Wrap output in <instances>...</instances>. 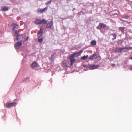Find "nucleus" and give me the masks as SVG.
<instances>
[{"instance_id": "obj_8", "label": "nucleus", "mask_w": 132, "mask_h": 132, "mask_svg": "<svg viewBox=\"0 0 132 132\" xmlns=\"http://www.w3.org/2000/svg\"><path fill=\"white\" fill-rule=\"evenodd\" d=\"M47 8L46 7H45L43 9L39 10L37 11V13L39 14L44 12L45 11L47 10Z\"/></svg>"}, {"instance_id": "obj_28", "label": "nucleus", "mask_w": 132, "mask_h": 132, "mask_svg": "<svg viewBox=\"0 0 132 132\" xmlns=\"http://www.w3.org/2000/svg\"><path fill=\"white\" fill-rule=\"evenodd\" d=\"M14 35L16 36H17L18 35V32H17V31H16L15 32V34H14Z\"/></svg>"}, {"instance_id": "obj_18", "label": "nucleus", "mask_w": 132, "mask_h": 132, "mask_svg": "<svg viewBox=\"0 0 132 132\" xmlns=\"http://www.w3.org/2000/svg\"><path fill=\"white\" fill-rule=\"evenodd\" d=\"M2 10L3 11H6L8 10V8L5 6H4L2 7Z\"/></svg>"}, {"instance_id": "obj_7", "label": "nucleus", "mask_w": 132, "mask_h": 132, "mask_svg": "<svg viewBox=\"0 0 132 132\" xmlns=\"http://www.w3.org/2000/svg\"><path fill=\"white\" fill-rule=\"evenodd\" d=\"M43 29L42 28H41L40 30L37 33L38 36V38H40L42 36Z\"/></svg>"}, {"instance_id": "obj_3", "label": "nucleus", "mask_w": 132, "mask_h": 132, "mask_svg": "<svg viewBox=\"0 0 132 132\" xmlns=\"http://www.w3.org/2000/svg\"><path fill=\"white\" fill-rule=\"evenodd\" d=\"M16 102H15L12 103H7L6 105V106L7 108H9L14 106L16 105Z\"/></svg>"}, {"instance_id": "obj_5", "label": "nucleus", "mask_w": 132, "mask_h": 132, "mask_svg": "<svg viewBox=\"0 0 132 132\" xmlns=\"http://www.w3.org/2000/svg\"><path fill=\"white\" fill-rule=\"evenodd\" d=\"M53 23L52 20L49 21L47 23L46 28L47 29L50 28L53 26Z\"/></svg>"}, {"instance_id": "obj_27", "label": "nucleus", "mask_w": 132, "mask_h": 132, "mask_svg": "<svg viewBox=\"0 0 132 132\" xmlns=\"http://www.w3.org/2000/svg\"><path fill=\"white\" fill-rule=\"evenodd\" d=\"M123 18L127 19L129 18V16L128 15H126L125 16L123 17Z\"/></svg>"}, {"instance_id": "obj_13", "label": "nucleus", "mask_w": 132, "mask_h": 132, "mask_svg": "<svg viewBox=\"0 0 132 132\" xmlns=\"http://www.w3.org/2000/svg\"><path fill=\"white\" fill-rule=\"evenodd\" d=\"M99 26H100V27L101 28H105L106 27V26L105 24L102 23H100L99 24Z\"/></svg>"}, {"instance_id": "obj_1", "label": "nucleus", "mask_w": 132, "mask_h": 132, "mask_svg": "<svg viewBox=\"0 0 132 132\" xmlns=\"http://www.w3.org/2000/svg\"><path fill=\"white\" fill-rule=\"evenodd\" d=\"M132 49V47H125L122 48H117L116 49V51L117 52H126V51L122 50L124 49H126L127 51L130 50V49Z\"/></svg>"}, {"instance_id": "obj_23", "label": "nucleus", "mask_w": 132, "mask_h": 132, "mask_svg": "<svg viewBox=\"0 0 132 132\" xmlns=\"http://www.w3.org/2000/svg\"><path fill=\"white\" fill-rule=\"evenodd\" d=\"M38 42L39 43H42L43 40V38H39L38 39Z\"/></svg>"}, {"instance_id": "obj_17", "label": "nucleus", "mask_w": 132, "mask_h": 132, "mask_svg": "<svg viewBox=\"0 0 132 132\" xmlns=\"http://www.w3.org/2000/svg\"><path fill=\"white\" fill-rule=\"evenodd\" d=\"M88 56L87 55L86 56L84 55L81 58V59L82 60H85L86 59L88 58Z\"/></svg>"}, {"instance_id": "obj_14", "label": "nucleus", "mask_w": 132, "mask_h": 132, "mask_svg": "<svg viewBox=\"0 0 132 132\" xmlns=\"http://www.w3.org/2000/svg\"><path fill=\"white\" fill-rule=\"evenodd\" d=\"M47 21L44 19L41 20V24H46L47 23Z\"/></svg>"}, {"instance_id": "obj_20", "label": "nucleus", "mask_w": 132, "mask_h": 132, "mask_svg": "<svg viewBox=\"0 0 132 132\" xmlns=\"http://www.w3.org/2000/svg\"><path fill=\"white\" fill-rule=\"evenodd\" d=\"M63 66L64 67H67V66L66 64V62L65 60H64L63 61Z\"/></svg>"}, {"instance_id": "obj_12", "label": "nucleus", "mask_w": 132, "mask_h": 132, "mask_svg": "<svg viewBox=\"0 0 132 132\" xmlns=\"http://www.w3.org/2000/svg\"><path fill=\"white\" fill-rule=\"evenodd\" d=\"M35 23L37 24H41V20L40 19H37L35 21Z\"/></svg>"}, {"instance_id": "obj_2", "label": "nucleus", "mask_w": 132, "mask_h": 132, "mask_svg": "<svg viewBox=\"0 0 132 132\" xmlns=\"http://www.w3.org/2000/svg\"><path fill=\"white\" fill-rule=\"evenodd\" d=\"M97 55L96 54H93L89 57L88 59L93 60L98 57L97 59L98 60H100L101 59L100 57L99 56H97Z\"/></svg>"}, {"instance_id": "obj_16", "label": "nucleus", "mask_w": 132, "mask_h": 132, "mask_svg": "<svg viewBox=\"0 0 132 132\" xmlns=\"http://www.w3.org/2000/svg\"><path fill=\"white\" fill-rule=\"evenodd\" d=\"M70 59L71 62L70 65L71 66L73 65V62L75 61V59Z\"/></svg>"}, {"instance_id": "obj_11", "label": "nucleus", "mask_w": 132, "mask_h": 132, "mask_svg": "<svg viewBox=\"0 0 132 132\" xmlns=\"http://www.w3.org/2000/svg\"><path fill=\"white\" fill-rule=\"evenodd\" d=\"M38 64L36 62H34L33 63L31 64V66L32 68L37 67Z\"/></svg>"}, {"instance_id": "obj_24", "label": "nucleus", "mask_w": 132, "mask_h": 132, "mask_svg": "<svg viewBox=\"0 0 132 132\" xmlns=\"http://www.w3.org/2000/svg\"><path fill=\"white\" fill-rule=\"evenodd\" d=\"M21 38V36L20 35H18L16 36V40H19Z\"/></svg>"}, {"instance_id": "obj_21", "label": "nucleus", "mask_w": 132, "mask_h": 132, "mask_svg": "<svg viewBox=\"0 0 132 132\" xmlns=\"http://www.w3.org/2000/svg\"><path fill=\"white\" fill-rule=\"evenodd\" d=\"M82 52H83V50H81V51H80L79 52L77 53H76V56H78L79 55H80V54H81V53H82Z\"/></svg>"}, {"instance_id": "obj_31", "label": "nucleus", "mask_w": 132, "mask_h": 132, "mask_svg": "<svg viewBox=\"0 0 132 132\" xmlns=\"http://www.w3.org/2000/svg\"><path fill=\"white\" fill-rule=\"evenodd\" d=\"M120 20L122 21H126V22H128V23H129L128 22H127V21H124V20H122V19H120Z\"/></svg>"}, {"instance_id": "obj_34", "label": "nucleus", "mask_w": 132, "mask_h": 132, "mask_svg": "<svg viewBox=\"0 0 132 132\" xmlns=\"http://www.w3.org/2000/svg\"><path fill=\"white\" fill-rule=\"evenodd\" d=\"M130 59H131L132 60V57H130Z\"/></svg>"}, {"instance_id": "obj_25", "label": "nucleus", "mask_w": 132, "mask_h": 132, "mask_svg": "<svg viewBox=\"0 0 132 132\" xmlns=\"http://www.w3.org/2000/svg\"><path fill=\"white\" fill-rule=\"evenodd\" d=\"M119 30L120 31H121L122 32H124V28L123 27H120L119 28Z\"/></svg>"}, {"instance_id": "obj_19", "label": "nucleus", "mask_w": 132, "mask_h": 132, "mask_svg": "<svg viewBox=\"0 0 132 132\" xmlns=\"http://www.w3.org/2000/svg\"><path fill=\"white\" fill-rule=\"evenodd\" d=\"M96 41L95 40H92V41L90 43V44L92 45H96Z\"/></svg>"}, {"instance_id": "obj_4", "label": "nucleus", "mask_w": 132, "mask_h": 132, "mask_svg": "<svg viewBox=\"0 0 132 132\" xmlns=\"http://www.w3.org/2000/svg\"><path fill=\"white\" fill-rule=\"evenodd\" d=\"M22 40L17 42L14 45V46L15 49H18L22 45Z\"/></svg>"}, {"instance_id": "obj_6", "label": "nucleus", "mask_w": 132, "mask_h": 132, "mask_svg": "<svg viewBox=\"0 0 132 132\" xmlns=\"http://www.w3.org/2000/svg\"><path fill=\"white\" fill-rule=\"evenodd\" d=\"M99 67L98 65H95V64H91L89 65L88 67L90 70H94L96 69Z\"/></svg>"}, {"instance_id": "obj_15", "label": "nucleus", "mask_w": 132, "mask_h": 132, "mask_svg": "<svg viewBox=\"0 0 132 132\" xmlns=\"http://www.w3.org/2000/svg\"><path fill=\"white\" fill-rule=\"evenodd\" d=\"M76 53H75L71 55L70 57V59H74V58L75 56Z\"/></svg>"}, {"instance_id": "obj_10", "label": "nucleus", "mask_w": 132, "mask_h": 132, "mask_svg": "<svg viewBox=\"0 0 132 132\" xmlns=\"http://www.w3.org/2000/svg\"><path fill=\"white\" fill-rule=\"evenodd\" d=\"M12 26L13 27V30L15 29H18V26L16 24L14 23H13L12 24Z\"/></svg>"}, {"instance_id": "obj_32", "label": "nucleus", "mask_w": 132, "mask_h": 132, "mask_svg": "<svg viewBox=\"0 0 132 132\" xmlns=\"http://www.w3.org/2000/svg\"><path fill=\"white\" fill-rule=\"evenodd\" d=\"M130 70H132V67L130 68Z\"/></svg>"}, {"instance_id": "obj_9", "label": "nucleus", "mask_w": 132, "mask_h": 132, "mask_svg": "<svg viewBox=\"0 0 132 132\" xmlns=\"http://www.w3.org/2000/svg\"><path fill=\"white\" fill-rule=\"evenodd\" d=\"M54 55L53 54L51 55V57L49 58V60L51 62H53L54 61Z\"/></svg>"}, {"instance_id": "obj_22", "label": "nucleus", "mask_w": 132, "mask_h": 132, "mask_svg": "<svg viewBox=\"0 0 132 132\" xmlns=\"http://www.w3.org/2000/svg\"><path fill=\"white\" fill-rule=\"evenodd\" d=\"M112 35L113 36L114 38H112V40H114L116 38L117 35L115 34H112Z\"/></svg>"}, {"instance_id": "obj_26", "label": "nucleus", "mask_w": 132, "mask_h": 132, "mask_svg": "<svg viewBox=\"0 0 132 132\" xmlns=\"http://www.w3.org/2000/svg\"><path fill=\"white\" fill-rule=\"evenodd\" d=\"M51 1L50 0L48 1L46 3V4L47 5H48L49 4H51Z\"/></svg>"}, {"instance_id": "obj_30", "label": "nucleus", "mask_w": 132, "mask_h": 132, "mask_svg": "<svg viewBox=\"0 0 132 132\" xmlns=\"http://www.w3.org/2000/svg\"><path fill=\"white\" fill-rule=\"evenodd\" d=\"M111 66L112 67H115V65L114 64H112Z\"/></svg>"}, {"instance_id": "obj_29", "label": "nucleus", "mask_w": 132, "mask_h": 132, "mask_svg": "<svg viewBox=\"0 0 132 132\" xmlns=\"http://www.w3.org/2000/svg\"><path fill=\"white\" fill-rule=\"evenodd\" d=\"M29 38V37L28 36H27V38H26V41L28 40Z\"/></svg>"}, {"instance_id": "obj_35", "label": "nucleus", "mask_w": 132, "mask_h": 132, "mask_svg": "<svg viewBox=\"0 0 132 132\" xmlns=\"http://www.w3.org/2000/svg\"><path fill=\"white\" fill-rule=\"evenodd\" d=\"M117 15V13H116L114 15Z\"/></svg>"}, {"instance_id": "obj_33", "label": "nucleus", "mask_w": 132, "mask_h": 132, "mask_svg": "<svg viewBox=\"0 0 132 132\" xmlns=\"http://www.w3.org/2000/svg\"><path fill=\"white\" fill-rule=\"evenodd\" d=\"M97 29H99V28L98 27H97Z\"/></svg>"}]
</instances>
